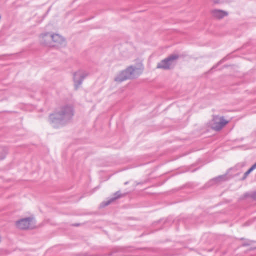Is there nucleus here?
<instances>
[{"instance_id": "nucleus-3", "label": "nucleus", "mask_w": 256, "mask_h": 256, "mask_svg": "<svg viewBox=\"0 0 256 256\" xmlns=\"http://www.w3.org/2000/svg\"><path fill=\"white\" fill-rule=\"evenodd\" d=\"M17 228L20 229H27L32 228L34 226V222L32 218H22L16 222Z\"/></svg>"}, {"instance_id": "nucleus-8", "label": "nucleus", "mask_w": 256, "mask_h": 256, "mask_svg": "<svg viewBox=\"0 0 256 256\" xmlns=\"http://www.w3.org/2000/svg\"><path fill=\"white\" fill-rule=\"evenodd\" d=\"M119 197H120V196H116V197H115V198H112V200H111L110 201H109L108 202L106 203V204H105V205H108V204H109L111 202L114 201V200H116V198H119Z\"/></svg>"}, {"instance_id": "nucleus-5", "label": "nucleus", "mask_w": 256, "mask_h": 256, "mask_svg": "<svg viewBox=\"0 0 256 256\" xmlns=\"http://www.w3.org/2000/svg\"><path fill=\"white\" fill-rule=\"evenodd\" d=\"M212 16L216 19H222L228 15V13L224 10H214L212 11Z\"/></svg>"}, {"instance_id": "nucleus-2", "label": "nucleus", "mask_w": 256, "mask_h": 256, "mask_svg": "<svg viewBox=\"0 0 256 256\" xmlns=\"http://www.w3.org/2000/svg\"><path fill=\"white\" fill-rule=\"evenodd\" d=\"M228 123V121L226 120L224 117L214 116L210 122V124L212 129L216 130H220Z\"/></svg>"}, {"instance_id": "nucleus-1", "label": "nucleus", "mask_w": 256, "mask_h": 256, "mask_svg": "<svg viewBox=\"0 0 256 256\" xmlns=\"http://www.w3.org/2000/svg\"><path fill=\"white\" fill-rule=\"evenodd\" d=\"M142 73L140 70L129 67L125 70L122 72L120 76L117 78V80L122 81L127 79L132 78L138 76Z\"/></svg>"}, {"instance_id": "nucleus-4", "label": "nucleus", "mask_w": 256, "mask_h": 256, "mask_svg": "<svg viewBox=\"0 0 256 256\" xmlns=\"http://www.w3.org/2000/svg\"><path fill=\"white\" fill-rule=\"evenodd\" d=\"M177 58L178 56L176 55L171 56L158 63V64L157 68H159L168 69L172 66L173 61Z\"/></svg>"}, {"instance_id": "nucleus-6", "label": "nucleus", "mask_w": 256, "mask_h": 256, "mask_svg": "<svg viewBox=\"0 0 256 256\" xmlns=\"http://www.w3.org/2000/svg\"><path fill=\"white\" fill-rule=\"evenodd\" d=\"M53 40L55 42H60L62 41V38L58 34H54L52 36Z\"/></svg>"}, {"instance_id": "nucleus-7", "label": "nucleus", "mask_w": 256, "mask_h": 256, "mask_svg": "<svg viewBox=\"0 0 256 256\" xmlns=\"http://www.w3.org/2000/svg\"><path fill=\"white\" fill-rule=\"evenodd\" d=\"M256 168V163L254 164L248 171H246L244 174V176L246 177L248 176L251 172H252Z\"/></svg>"}]
</instances>
